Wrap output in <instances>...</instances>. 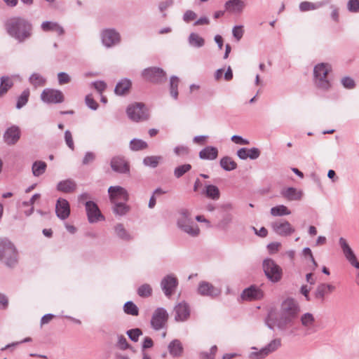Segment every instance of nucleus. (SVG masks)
Returning <instances> with one entry per match:
<instances>
[{"label": "nucleus", "instance_id": "obj_1", "mask_svg": "<svg viewBox=\"0 0 359 359\" xmlns=\"http://www.w3.org/2000/svg\"><path fill=\"white\" fill-rule=\"evenodd\" d=\"M299 312L297 302L288 298L281 304L279 311H271L266 319L267 327L273 330L277 327L280 330H285L291 325Z\"/></svg>", "mask_w": 359, "mask_h": 359}, {"label": "nucleus", "instance_id": "obj_2", "mask_svg": "<svg viewBox=\"0 0 359 359\" xmlns=\"http://www.w3.org/2000/svg\"><path fill=\"white\" fill-rule=\"evenodd\" d=\"M7 34L18 42L22 43L32 34V25L27 19L21 17H12L5 22Z\"/></svg>", "mask_w": 359, "mask_h": 359}, {"label": "nucleus", "instance_id": "obj_3", "mask_svg": "<svg viewBox=\"0 0 359 359\" xmlns=\"http://www.w3.org/2000/svg\"><path fill=\"white\" fill-rule=\"evenodd\" d=\"M177 227L191 237H197L201 230L198 225L192 220L191 212L187 209H181L177 219Z\"/></svg>", "mask_w": 359, "mask_h": 359}, {"label": "nucleus", "instance_id": "obj_4", "mask_svg": "<svg viewBox=\"0 0 359 359\" xmlns=\"http://www.w3.org/2000/svg\"><path fill=\"white\" fill-rule=\"evenodd\" d=\"M332 66L328 63H319L313 68V83L315 86L323 91H327L331 88L329 73Z\"/></svg>", "mask_w": 359, "mask_h": 359}, {"label": "nucleus", "instance_id": "obj_5", "mask_svg": "<svg viewBox=\"0 0 359 359\" xmlns=\"http://www.w3.org/2000/svg\"><path fill=\"white\" fill-rule=\"evenodd\" d=\"M0 260L8 266H13L17 263L16 249L8 239L0 240Z\"/></svg>", "mask_w": 359, "mask_h": 359}, {"label": "nucleus", "instance_id": "obj_6", "mask_svg": "<svg viewBox=\"0 0 359 359\" xmlns=\"http://www.w3.org/2000/svg\"><path fill=\"white\" fill-rule=\"evenodd\" d=\"M281 339L276 338L271 340L260 350H258L256 347L253 346L251 349L254 351L250 353L248 357L250 359H263L277 351L281 346Z\"/></svg>", "mask_w": 359, "mask_h": 359}, {"label": "nucleus", "instance_id": "obj_7", "mask_svg": "<svg viewBox=\"0 0 359 359\" xmlns=\"http://www.w3.org/2000/svg\"><path fill=\"white\" fill-rule=\"evenodd\" d=\"M339 244L341 247V249L343 252V254L346 259V260L350 263V264L357 269L358 270L356 274V283L359 285V262L357 259V257L348 243L347 241L343 237L339 238Z\"/></svg>", "mask_w": 359, "mask_h": 359}, {"label": "nucleus", "instance_id": "obj_8", "mask_svg": "<svg viewBox=\"0 0 359 359\" xmlns=\"http://www.w3.org/2000/svg\"><path fill=\"white\" fill-rule=\"evenodd\" d=\"M263 269L266 277L272 282H278L282 278L281 268L271 259L263 262Z\"/></svg>", "mask_w": 359, "mask_h": 359}, {"label": "nucleus", "instance_id": "obj_9", "mask_svg": "<svg viewBox=\"0 0 359 359\" xmlns=\"http://www.w3.org/2000/svg\"><path fill=\"white\" fill-rule=\"evenodd\" d=\"M272 231L277 235L283 237L291 236L295 229L286 219H279L272 222L270 224Z\"/></svg>", "mask_w": 359, "mask_h": 359}, {"label": "nucleus", "instance_id": "obj_10", "mask_svg": "<svg viewBox=\"0 0 359 359\" xmlns=\"http://www.w3.org/2000/svg\"><path fill=\"white\" fill-rule=\"evenodd\" d=\"M100 35L102 43L106 48L115 46L119 44L121 41L120 33L113 28L103 29Z\"/></svg>", "mask_w": 359, "mask_h": 359}, {"label": "nucleus", "instance_id": "obj_11", "mask_svg": "<svg viewBox=\"0 0 359 359\" xmlns=\"http://www.w3.org/2000/svg\"><path fill=\"white\" fill-rule=\"evenodd\" d=\"M128 116L133 121H144L148 118V114L142 103L129 105L126 110Z\"/></svg>", "mask_w": 359, "mask_h": 359}, {"label": "nucleus", "instance_id": "obj_12", "mask_svg": "<svg viewBox=\"0 0 359 359\" xmlns=\"http://www.w3.org/2000/svg\"><path fill=\"white\" fill-rule=\"evenodd\" d=\"M142 76L152 83H161L165 80V72L159 67H149L143 70Z\"/></svg>", "mask_w": 359, "mask_h": 359}, {"label": "nucleus", "instance_id": "obj_13", "mask_svg": "<svg viewBox=\"0 0 359 359\" xmlns=\"http://www.w3.org/2000/svg\"><path fill=\"white\" fill-rule=\"evenodd\" d=\"M41 99L47 104H57L64 101V95L59 90L46 88L41 94Z\"/></svg>", "mask_w": 359, "mask_h": 359}, {"label": "nucleus", "instance_id": "obj_14", "mask_svg": "<svg viewBox=\"0 0 359 359\" xmlns=\"http://www.w3.org/2000/svg\"><path fill=\"white\" fill-rule=\"evenodd\" d=\"M109 199L111 203L127 202L129 195L127 190L120 186H111L108 189Z\"/></svg>", "mask_w": 359, "mask_h": 359}, {"label": "nucleus", "instance_id": "obj_15", "mask_svg": "<svg viewBox=\"0 0 359 359\" xmlns=\"http://www.w3.org/2000/svg\"><path fill=\"white\" fill-rule=\"evenodd\" d=\"M198 294L204 297L215 298L220 295L221 290L207 281H201L197 287Z\"/></svg>", "mask_w": 359, "mask_h": 359}, {"label": "nucleus", "instance_id": "obj_16", "mask_svg": "<svg viewBox=\"0 0 359 359\" xmlns=\"http://www.w3.org/2000/svg\"><path fill=\"white\" fill-rule=\"evenodd\" d=\"M168 314L165 309L163 308H158L153 313L151 325V327L156 330H159L163 327L167 322Z\"/></svg>", "mask_w": 359, "mask_h": 359}, {"label": "nucleus", "instance_id": "obj_17", "mask_svg": "<svg viewBox=\"0 0 359 359\" xmlns=\"http://www.w3.org/2000/svg\"><path fill=\"white\" fill-rule=\"evenodd\" d=\"M88 219L90 223H95L104 219L98 206L93 201H89L85 203Z\"/></svg>", "mask_w": 359, "mask_h": 359}, {"label": "nucleus", "instance_id": "obj_18", "mask_svg": "<svg viewBox=\"0 0 359 359\" xmlns=\"http://www.w3.org/2000/svg\"><path fill=\"white\" fill-rule=\"evenodd\" d=\"M177 285L178 280L173 275H167L161 282V289L167 297H170L172 295Z\"/></svg>", "mask_w": 359, "mask_h": 359}, {"label": "nucleus", "instance_id": "obj_19", "mask_svg": "<svg viewBox=\"0 0 359 359\" xmlns=\"http://www.w3.org/2000/svg\"><path fill=\"white\" fill-rule=\"evenodd\" d=\"M263 297V291L259 287L255 285H252L245 289L241 294V298L243 300L247 301L259 300Z\"/></svg>", "mask_w": 359, "mask_h": 359}, {"label": "nucleus", "instance_id": "obj_20", "mask_svg": "<svg viewBox=\"0 0 359 359\" xmlns=\"http://www.w3.org/2000/svg\"><path fill=\"white\" fill-rule=\"evenodd\" d=\"M175 320L176 321L183 322L187 320L190 316V308L189 304L185 302H180L174 309Z\"/></svg>", "mask_w": 359, "mask_h": 359}, {"label": "nucleus", "instance_id": "obj_21", "mask_svg": "<svg viewBox=\"0 0 359 359\" xmlns=\"http://www.w3.org/2000/svg\"><path fill=\"white\" fill-rule=\"evenodd\" d=\"M56 215L60 219H67L70 215V206L69 202L65 199L60 198L57 199L55 205Z\"/></svg>", "mask_w": 359, "mask_h": 359}, {"label": "nucleus", "instance_id": "obj_22", "mask_svg": "<svg viewBox=\"0 0 359 359\" xmlns=\"http://www.w3.org/2000/svg\"><path fill=\"white\" fill-rule=\"evenodd\" d=\"M225 9L231 14H240L245 7V4L242 0H229L224 4Z\"/></svg>", "mask_w": 359, "mask_h": 359}, {"label": "nucleus", "instance_id": "obj_23", "mask_svg": "<svg viewBox=\"0 0 359 359\" xmlns=\"http://www.w3.org/2000/svg\"><path fill=\"white\" fill-rule=\"evenodd\" d=\"M111 169L117 172L126 173L129 172V165L123 158L115 156L111 161Z\"/></svg>", "mask_w": 359, "mask_h": 359}, {"label": "nucleus", "instance_id": "obj_24", "mask_svg": "<svg viewBox=\"0 0 359 359\" xmlns=\"http://www.w3.org/2000/svg\"><path fill=\"white\" fill-rule=\"evenodd\" d=\"M20 137V132L18 127L12 126L6 130L4 135V139L6 144H15Z\"/></svg>", "mask_w": 359, "mask_h": 359}, {"label": "nucleus", "instance_id": "obj_25", "mask_svg": "<svg viewBox=\"0 0 359 359\" xmlns=\"http://www.w3.org/2000/svg\"><path fill=\"white\" fill-rule=\"evenodd\" d=\"M116 237L123 241H130L133 239V235L125 228L122 223H118L114 226Z\"/></svg>", "mask_w": 359, "mask_h": 359}, {"label": "nucleus", "instance_id": "obj_26", "mask_svg": "<svg viewBox=\"0 0 359 359\" xmlns=\"http://www.w3.org/2000/svg\"><path fill=\"white\" fill-rule=\"evenodd\" d=\"M281 196L288 201H298L302 197V191L294 187H287L280 191Z\"/></svg>", "mask_w": 359, "mask_h": 359}, {"label": "nucleus", "instance_id": "obj_27", "mask_svg": "<svg viewBox=\"0 0 359 359\" xmlns=\"http://www.w3.org/2000/svg\"><path fill=\"white\" fill-rule=\"evenodd\" d=\"M199 158L203 160L212 161L218 156V149L212 146H208L200 151Z\"/></svg>", "mask_w": 359, "mask_h": 359}, {"label": "nucleus", "instance_id": "obj_28", "mask_svg": "<svg viewBox=\"0 0 359 359\" xmlns=\"http://www.w3.org/2000/svg\"><path fill=\"white\" fill-rule=\"evenodd\" d=\"M41 27L43 32H55L59 36L62 35L65 32L63 27L56 22L44 21Z\"/></svg>", "mask_w": 359, "mask_h": 359}, {"label": "nucleus", "instance_id": "obj_29", "mask_svg": "<svg viewBox=\"0 0 359 359\" xmlns=\"http://www.w3.org/2000/svg\"><path fill=\"white\" fill-rule=\"evenodd\" d=\"M76 189V182L71 179L62 180L57 184V190L63 193H72Z\"/></svg>", "mask_w": 359, "mask_h": 359}, {"label": "nucleus", "instance_id": "obj_30", "mask_svg": "<svg viewBox=\"0 0 359 359\" xmlns=\"http://www.w3.org/2000/svg\"><path fill=\"white\" fill-rule=\"evenodd\" d=\"M170 354L173 357H180L182 355L184 348L178 339L172 340L168 346Z\"/></svg>", "mask_w": 359, "mask_h": 359}, {"label": "nucleus", "instance_id": "obj_31", "mask_svg": "<svg viewBox=\"0 0 359 359\" xmlns=\"http://www.w3.org/2000/svg\"><path fill=\"white\" fill-rule=\"evenodd\" d=\"M203 194L213 201H217L220 197L219 188L213 184L205 185Z\"/></svg>", "mask_w": 359, "mask_h": 359}, {"label": "nucleus", "instance_id": "obj_32", "mask_svg": "<svg viewBox=\"0 0 359 359\" xmlns=\"http://www.w3.org/2000/svg\"><path fill=\"white\" fill-rule=\"evenodd\" d=\"M17 75H13L11 77L8 76H3L1 77V82H0V97L5 95L8 89H10L13 85V78L18 77Z\"/></svg>", "mask_w": 359, "mask_h": 359}, {"label": "nucleus", "instance_id": "obj_33", "mask_svg": "<svg viewBox=\"0 0 359 359\" xmlns=\"http://www.w3.org/2000/svg\"><path fill=\"white\" fill-rule=\"evenodd\" d=\"M131 87V82L129 79H121L116 86L114 92L116 95H123L128 93Z\"/></svg>", "mask_w": 359, "mask_h": 359}, {"label": "nucleus", "instance_id": "obj_34", "mask_svg": "<svg viewBox=\"0 0 359 359\" xmlns=\"http://www.w3.org/2000/svg\"><path fill=\"white\" fill-rule=\"evenodd\" d=\"M327 4L326 1H320L313 3L309 1H302L300 3L299 7L302 12H306L309 11L316 10Z\"/></svg>", "mask_w": 359, "mask_h": 359}, {"label": "nucleus", "instance_id": "obj_35", "mask_svg": "<svg viewBox=\"0 0 359 359\" xmlns=\"http://www.w3.org/2000/svg\"><path fill=\"white\" fill-rule=\"evenodd\" d=\"M270 213L273 217H283L291 214L289 208L284 205H278L271 208Z\"/></svg>", "mask_w": 359, "mask_h": 359}, {"label": "nucleus", "instance_id": "obj_36", "mask_svg": "<svg viewBox=\"0 0 359 359\" xmlns=\"http://www.w3.org/2000/svg\"><path fill=\"white\" fill-rule=\"evenodd\" d=\"M219 165L226 171H231L237 168V163L229 156H224L220 159Z\"/></svg>", "mask_w": 359, "mask_h": 359}, {"label": "nucleus", "instance_id": "obj_37", "mask_svg": "<svg viewBox=\"0 0 359 359\" xmlns=\"http://www.w3.org/2000/svg\"><path fill=\"white\" fill-rule=\"evenodd\" d=\"M189 45L194 48L203 47L205 44V40L196 33H191L188 38Z\"/></svg>", "mask_w": 359, "mask_h": 359}, {"label": "nucleus", "instance_id": "obj_38", "mask_svg": "<svg viewBox=\"0 0 359 359\" xmlns=\"http://www.w3.org/2000/svg\"><path fill=\"white\" fill-rule=\"evenodd\" d=\"M126 202H118L113 203V212L118 216H123L130 211V206L126 205Z\"/></svg>", "mask_w": 359, "mask_h": 359}, {"label": "nucleus", "instance_id": "obj_39", "mask_svg": "<svg viewBox=\"0 0 359 359\" xmlns=\"http://www.w3.org/2000/svg\"><path fill=\"white\" fill-rule=\"evenodd\" d=\"M29 81L34 88L42 87L45 86L46 82V79L39 73L32 74L30 76Z\"/></svg>", "mask_w": 359, "mask_h": 359}, {"label": "nucleus", "instance_id": "obj_40", "mask_svg": "<svg viewBox=\"0 0 359 359\" xmlns=\"http://www.w3.org/2000/svg\"><path fill=\"white\" fill-rule=\"evenodd\" d=\"M47 165L44 161H36L32 165V173L35 177H39L46 171Z\"/></svg>", "mask_w": 359, "mask_h": 359}, {"label": "nucleus", "instance_id": "obj_41", "mask_svg": "<svg viewBox=\"0 0 359 359\" xmlns=\"http://www.w3.org/2000/svg\"><path fill=\"white\" fill-rule=\"evenodd\" d=\"M180 79L176 76H172L170 79V95L177 100L178 97V84Z\"/></svg>", "mask_w": 359, "mask_h": 359}, {"label": "nucleus", "instance_id": "obj_42", "mask_svg": "<svg viewBox=\"0 0 359 359\" xmlns=\"http://www.w3.org/2000/svg\"><path fill=\"white\" fill-rule=\"evenodd\" d=\"M328 294H330V293L325 287V283H320L316 287L314 292L316 299L323 301L325 299V296Z\"/></svg>", "mask_w": 359, "mask_h": 359}, {"label": "nucleus", "instance_id": "obj_43", "mask_svg": "<svg viewBox=\"0 0 359 359\" xmlns=\"http://www.w3.org/2000/svg\"><path fill=\"white\" fill-rule=\"evenodd\" d=\"M161 159L162 157L159 156H147L144 158L143 163L145 166L154 168L158 166Z\"/></svg>", "mask_w": 359, "mask_h": 359}, {"label": "nucleus", "instance_id": "obj_44", "mask_svg": "<svg viewBox=\"0 0 359 359\" xmlns=\"http://www.w3.org/2000/svg\"><path fill=\"white\" fill-rule=\"evenodd\" d=\"M29 90L25 89L22 91L21 95L18 97L17 103H16V108L20 109L22 107H23L28 102L29 97Z\"/></svg>", "mask_w": 359, "mask_h": 359}, {"label": "nucleus", "instance_id": "obj_45", "mask_svg": "<svg viewBox=\"0 0 359 359\" xmlns=\"http://www.w3.org/2000/svg\"><path fill=\"white\" fill-rule=\"evenodd\" d=\"M147 147V143L140 139H133L130 142V149L132 151H139Z\"/></svg>", "mask_w": 359, "mask_h": 359}, {"label": "nucleus", "instance_id": "obj_46", "mask_svg": "<svg viewBox=\"0 0 359 359\" xmlns=\"http://www.w3.org/2000/svg\"><path fill=\"white\" fill-rule=\"evenodd\" d=\"M124 312L132 316H137L139 309L133 302H127L123 306Z\"/></svg>", "mask_w": 359, "mask_h": 359}, {"label": "nucleus", "instance_id": "obj_47", "mask_svg": "<svg viewBox=\"0 0 359 359\" xmlns=\"http://www.w3.org/2000/svg\"><path fill=\"white\" fill-rule=\"evenodd\" d=\"M191 169V165L190 164H184L180 166H177L174 170V175L177 178L181 177L185 173L189 172Z\"/></svg>", "mask_w": 359, "mask_h": 359}, {"label": "nucleus", "instance_id": "obj_48", "mask_svg": "<svg viewBox=\"0 0 359 359\" xmlns=\"http://www.w3.org/2000/svg\"><path fill=\"white\" fill-rule=\"evenodd\" d=\"M152 288L149 284H143L137 289V294L142 297H147L151 295Z\"/></svg>", "mask_w": 359, "mask_h": 359}, {"label": "nucleus", "instance_id": "obj_49", "mask_svg": "<svg viewBox=\"0 0 359 359\" xmlns=\"http://www.w3.org/2000/svg\"><path fill=\"white\" fill-rule=\"evenodd\" d=\"M315 321L313 316L310 313H306L301 317V322L304 327H310Z\"/></svg>", "mask_w": 359, "mask_h": 359}, {"label": "nucleus", "instance_id": "obj_50", "mask_svg": "<svg viewBox=\"0 0 359 359\" xmlns=\"http://www.w3.org/2000/svg\"><path fill=\"white\" fill-rule=\"evenodd\" d=\"M130 340L136 342L138 341L140 336L142 334V332L139 328L131 329L126 332Z\"/></svg>", "mask_w": 359, "mask_h": 359}, {"label": "nucleus", "instance_id": "obj_51", "mask_svg": "<svg viewBox=\"0 0 359 359\" xmlns=\"http://www.w3.org/2000/svg\"><path fill=\"white\" fill-rule=\"evenodd\" d=\"M232 34L237 41H240L244 34L243 27L242 25L234 26L232 29Z\"/></svg>", "mask_w": 359, "mask_h": 359}, {"label": "nucleus", "instance_id": "obj_52", "mask_svg": "<svg viewBox=\"0 0 359 359\" xmlns=\"http://www.w3.org/2000/svg\"><path fill=\"white\" fill-rule=\"evenodd\" d=\"M172 0H166L161 2L158 4V9L160 12L162 13L163 18H165L167 16L166 13H165V11L168 9L169 7H170L172 5Z\"/></svg>", "mask_w": 359, "mask_h": 359}, {"label": "nucleus", "instance_id": "obj_53", "mask_svg": "<svg viewBox=\"0 0 359 359\" xmlns=\"http://www.w3.org/2000/svg\"><path fill=\"white\" fill-rule=\"evenodd\" d=\"M96 158V154L92 151H88L85 154L82 160L83 165H88L93 163Z\"/></svg>", "mask_w": 359, "mask_h": 359}, {"label": "nucleus", "instance_id": "obj_54", "mask_svg": "<svg viewBox=\"0 0 359 359\" xmlns=\"http://www.w3.org/2000/svg\"><path fill=\"white\" fill-rule=\"evenodd\" d=\"M65 142H66L67 147L71 150H72V151L74 150V141H73L72 135L71 132L68 130H67L65 132Z\"/></svg>", "mask_w": 359, "mask_h": 359}, {"label": "nucleus", "instance_id": "obj_55", "mask_svg": "<svg viewBox=\"0 0 359 359\" xmlns=\"http://www.w3.org/2000/svg\"><path fill=\"white\" fill-rule=\"evenodd\" d=\"M174 152L177 156H184L189 154V149L187 146L180 145L174 149Z\"/></svg>", "mask_w": 359, "mask_h": 359}, {"label": "nucleus", "instance_id": "obj_56", "mask_svg": "<svg viewBox=\"0 0 359 359\" xmlns=\"http://www.w3.org/2000/svg\"><path fill=\"white\" fill-rule=\"evenodd\" d=\"M341 82L343 86L346 88L352 89L355 87V81L351 77L345 76L341 79Z\"/></svg>", "mask_w": 359, "mask_h": 359}, {"label": "nucleus", "instance_id": "obj_57", "mask_svg": "<svg viewBox=\"0 0 359 359\" xmlns=\"http://www.w3.org/2000/svg\"><path fill=\"white\" fill-rule=\"evenodd\" d=\"M347 8L351 12H359V0H349L347 4Z\"/></svg>", "mask_w": 359, "mask_h": 359}, {"label": "nucleus", "instance_id": "obj_58", "mask_svg": "<svg viewBox=\"0 0 359 359\" xmlns=\"http://www.w3.org/2000/svg\"><path fill=\"white\" fill-rule=\"evenodd\" d=\"M85 102L86 105L93 110H96L98 107V104L94 100L90 95L86 96Z\"/></svg>", "mask_w": 359, "mask_h": 359}, {"label": "nucleus", "instance_id": "obj_59", "mask_svg": "<svg viewBox=\"0 0 359 359\" xmlns=\"http://www.w3.org/2000/svg\"><path fill=\"white\" fill-rule=\"evenodd\" d=\"M117 346L122 350H126L129 348V344L126 340V338L123 335L118 336Z\"/></svg>", "mask_w": 359, "mask_h": 359}, {"label": "nucleus", "instance_id": "obj_60", "mask_svg": "<svg viewBox=\"0 0 359 359\" xmlns=\"http://www.w3.org/2000/svg\"><path fill=\"white\" fill-rule=\"evenodd\" d=\"M248 156L249 158L252 160H255L258 158L260 156V151L259 149L256 147H252L251 149H248Z\"/></svg>", "mask_w": 359, "mask_h": 359}, {"label": "nucleus", "instance_id": "obj_61", "mask_svg": "<svg viewBox=\"0 0 359 359\" xmlns=\"http://www.w3.org/2000/svg\"><path fill=\"white\" fill-rule=\"evenodd\" d=\"M91 85L99 92L100 94L106 89L107 85L102 81H97L93 82Z\"/></svg>", "mask_w": 359, "mask_h": 359}, {"label": "nucleus", "instance_id": "obj_62", "mask_svg": "<svg viewBox=\"0 0 359 359\" xmlns=\"http://www.w3.org/2000/svg\"><path fill=\"white\" fill-rule=\"evenodd\" d=\"M231 140L234 143L238 144H241V145H248L250 144V142L248 140L244 139L241 136L236 135H233L231 137Z\"/></svg>", "mask_w": 359, "mask_h": 359}, {"label": "nucleus", "instance_id": "obj_63", "mask_svg": "<svg viewBox=\"0 0 359 359\" xmlns=\"http://www.w3.org/2000/svg\"><path fill=\"white\" fill-rule=\"evenodd\" d=\"M58 82L60 85L67 83L70 81L69 76L65 72H60L57 74Z\"/></svg>", "mask_w": 359, "mask_h": 359}, {"label": "nucleus", "instance_id": "obj_64", "mask_svg": "<svg viewBox=\"0 0 359 359\" xmlns=\"http://www.w3.org/2000/svg\"><path fill=\"white\" fill-rule=\"evenodd\" d=\"M196 18V14L191 10L187 11L183 15V20L186 22H189L190 21L194 20Z\"/></svg>", "mask_w": 359, "mask_h": 359}]
</instances>
